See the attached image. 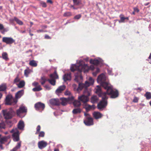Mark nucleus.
Returning a JSON list of instances; mask_svg holds the SVG:
<instances>
[{
    "label": "nucleus",
    "mask_w": 151,
    "mask_h": 151,
    "mask_svg": "<svg viewBox=\"0 0 151 151\" xmlns=\"http://www.w3.org/2000/svg\"><path fill=\"white\" fill-rule=\"evenodd\" d=\"M45 136V132L43 131H41L39 133V137H43Z\"/></svg>",
    "instance_id": "obj_50"
},
{
    "label": "nucleus",
    "mask_w": 151,
    "mask_h": 151,
    "mask_svg": "<svg viewBox=\"0 0 151 151\" xmlns=\"http://www.w3.org/2000/svg\"><path fill=\"white\" fill-rule=\"evenodd\" d=\"M144 96L147 99H151V93L150 92H146Z\"/></svg>",
    "instance_id": "obj_36"
},
{
    "label": "nucleus",
    "mask_w": 151,
    "mask_h": 151,
    "mask_svg": "<svg viewBox=\"0 0 151 151\" xmlns=\"http://www.w3.org/2000/svg\"><path fill=\"white\" fill-rule=\"evenodd\" d=\"M47 145V142L44 140L39 141L38 143V147L40 149H42L44 148Z\"/></svg>",
    "instance_id": "obj_16"
},
{
    "label": "nucleus",
    "mask_w": 151,
    "mask_h": 151,
    "mask_svg": "<svg viewBox=\"0 0 151 151\" xmlns=\"http://www.w3.org/2000/svg\"><path fill=\"white\" fill-rule=\"evenodd\" d=\"M134 9V11L138 13L139 11V10L138 9L137 7H134L133 8Z\"/></svg>",
    "instance_id": "obj_55"
},
{
    "label": "nucleus",
    "mask_w": 151,
    "mask_h": 151,
    "mask_svg": "<svg viewBox=\"0 0 151 151\" xmlns=\"http://www.w3.org/2000/svg\"><path fill=\"white\" fill-rule=\"evenodd\" d=\"M47 3H49L50 4H52L53 3V2L52 0H47Z\"/></svg>",
    "instance_id": "obj_63"
},
{
    "label": "nucleus",
    "mask_w": 151,
    "mask_h": 151,
    "mask_svg": "<svg viewBox=\"0 0 151 151\" xmlns=\"http://www.w3.org/2000/svg\"><path fill=\"white\" fill-rule=\"evenodd\" d=\"M106 94H107L106 91L103 93L102 96H101L102 97V100L101 101H102L103 102L107 101L106 100L108 98V97L106 95Z\"/></svg>",
    "instance_id": "obj_32"
},
{
    "label": "nucleus",
    "mask_w": 151,
    "mask_h": 151,
    "mask_svg": "<svg viewBox=\"0 0 151 151\" xmlns=\"http://www.w3.org/2000/svg\"><path fill=\"white\" fill-rule=\"evenodd\" d=\"M27 112V109L24 106H21L16 111V113L17 116H19L21 113H26Z\"/></svg>",
    "instance_id": "obj_13"
},
{
    "label": "nucleus",
    "mask_w": 151,
    "mask_h": 151,
    "mask_svg": "<svg viewBox=\"0 0 151 151\" xmlns=\"http://www.w3.org/2000/svg\"><path fill=\"white\" fill-rule=\"evenodd\" d=\"M6 122L8 124H10L11 125H10V127H11L12 126V122L10 120H6Z\"/></svg>",
    "instance_id": "obj_57"
},
{
    "label": "nucleus",
    "mask_w": 151,
    "mask_h": 151,
    "mask_svg": "<svg viewBox=\"0 0 151 151\" xmlns=\"http://www.w3.org/2000/svg\"><path fill=\"white\" fill-rule=\"evenodd\" d=\"M106 91L107 94L110 96V98L115 99L119 95L118 91L116 89L114 90L112 86L110 84L105 89Z\"/></svg>",
    "instance_id": "obj_4"
},
{
    "label": "nucleus",
    "mask_w": 151,
    "mask_h": 151,
    "mask_svg": "<svg viewBox=\"0 0 151 151\" xmlns=\"http://www.w3.org/2000/svg\"><path fill=\"white\" fill-rule=\"evenodd\" d=\"M84 115L85 116V118L87 117L91 116L89 114L86 113L85 112L84 113Z\"/></svg>",
    "instance_id": "obj_62"
},
{
    "label": "nucleus",
    "mask_w": 151,
    "mask_h": 151,
    "mask_svg": "<svg viewBox=\"0 0 151 151\" xmlns=\"http://www.w3.org/2000/svg\"><path fill=\"white\" fill-rule=\"evenodd\" d=\"M40 6H41L45 8L47 6L46 3L42 1H41L40 2Z\"/></svg>",
    "instance_id": "obj_42"
},
{
    "label": "nucleus",
    "mask_w": 151,
    "mask_h": 151,
    "mask_svg": "<svg viewBox=\"0 0 151 151\" xmlns=\"http://www.w3.org/2000/svg\"><path fill=\"white\" fill-rule=\"evenodd\" d=\"M18 130L19 129L21 130H23L24 127V122L22 120L20 121L17 124Z\"/></svg>",
    "instance_id": "obj_17"
},
{
    "label": "nucleus",
    "mask_w": 151,
    "mask_h": 151,
    "mask_svg": "<svg viewBox=\"0 0 151 151\" xmlns=\"http://www.w3.org/2000/svg\"><path fill=\"white\" fill-rule=\"evenodd\" d=\"M45 38L47 39H51V37L47 35H45Z\"/></svg>",
    "instance_id": "obj_56"
},
{
    "label": "nucleus",
    "mask_w": 151,
    "mask_h": 151,
    "mask_svg": "<svg viewBox=\"0 0 151 151\" xmlns=\"http://www.w3.org/2000/svg\"><path fill=\"white\" fill-rule=\"evenodd\" d=\"M89 82L90 83V84L91 85H93L94 82V80L91 77H90L89 78Z\"/></svg>",
    "instance_id": "obj_47"
},
{
    "label": "nucleus",
    "mask_w": 151,
    "mask_h": 151,
    "mask_svg": "<svg viewBox=\"0 0 151 151\" xmlns=\"http://www.w3.org/2000/svg\"><path fill=\"white\" fill-rule=\"evenodd\" d=\"M2 112L4 117L6 119H11L16 115L15 111L12 108L3 110Z\"/></svg>",
    "instance_id": "obj_3"
},
{
    "label": "nucleus",
    "mask_w": 151,
    "mask_h": 151,
    "mask_svg": "<svg viewBox=\"0 0 151 151\" xmlns=\"http://www.w3.org/2000/svg\"><path fill=\"white\" fill-rule=\"evenodd\" d=\"M66 87L64 85L60 86L56 90L55 92L57 94L60 93L65 90Z\"/></svg>",
    "instance_id": "obj_21"
},
{
    "label": "nucleus",
    "mask_w": 151,
    "mask_h": 151,
    "mask_svg": "<svg viewBox=\"0 0 151 151\" xmlns=\"http://www.w3.org/2000/svg\"><path fill=\"white\" fill-rule=\"evenodd\" d=\"M84 123L87 126H90L93 124V119L91 116L86 117L83 121Z\"/></svg>",
    "instance_id": "obj_10"
},
{
    "label": "nucleus",
    "mask_w": 151,
    "mask_h": 151,
    "mask_svg": "<svg viewBox=\"0 0 151 151\" xmlns=\"http://www.w3.org/2000/svg\"><path fill=\"white\" fill-rule=\"evenodd\" d=\"M29 64L30 65L33 67H36L37 65V61L34 60H30Z\"/></svg>",
    "instance_id": "obj_30"
},
{
    "label": "nucleus",
    "mask_w": 151,
    "mask_h": 151,
    "mask_svg": "<svg viewBox=\"0 0 151 151\" xmlns=\"http://www.w3.org/2000/svg\"><path fill=\"white\" fill-rule=\"evenodd\" d=\"M100 71V69L99 68H97L96 70V73H93V74L94 75H96V73H98Z\"/></svg>",
    "instance_id": "obj_58"
},
{
    "label": "nucleus",
    "mask_w": 151,
    "mask_h": 151,
    "mask_svg": "<svg viewBox=\"0 0 151 151\" xmlns=\"http://www.w3.org/2000/svg\"><path fill=\"white\" fill-rule=\"evenodd\" d=\"M20 81V79L19 78L18 75H17L16 78L14 79V83H16L19 82Z\"/></svg>",
    "instance_id": "obj_48"
},
{
    "label": "nucleus",
    "mask_w": 151,
    "mask_h": 151,
    "mask_svg": "<svg viewBox=\"0 0 151 151\" xmlns=\"http://www.w3.org/2000/svg\"><path fill=\"white\" fill-rule=\"evenodd\" d=\"M25 84V83L24 81L22 80L20 81L19 84H17V85L18 86V88H23Z\"/></svg>",
    "instance_id": "obj_33"
},
{
    "label": "nucleus",
    "mask_w": 151,
    "mask_h": 151,
    "mask_svg": "<svg viewBox=\"0 0 151 151\" xmlns=\"http://www.w3.org/2000/svg\"><path fill=\"white\" fill-rule=\"evenodd\" d=\"M93 116L96 119H98L101 118L103 115L100 112L95 111L93 113Z\"/></svg>",
    "instance_id": "obj_18"
},
{
    "label": "nucleus",
    "mask_w": 151,
    "mask_h": 151,
    "mask_svg": "<svg viewBox=\"0 0 151 151\" xmlns=\"http://www.w3.org/2000/svg\"><path fill=\"white\" fill-rule=\"evenodd\" d=\"M78 100H75L73 102V104L75 107H79L81 105V101L85 103L88 101L87 96L82 95L78 97Z\"/></svg>",
    "instance_id": "obj_5"
},
{
    "label": "nucleus",
    "mask_w": 151,
    "mask_h": 151,
    "mask_svg": "<svg viewBox=\"0 0 151 151\" xmlns=\"http://www.w3.org/2000/svg\"><path fill=\"white\" fill-rule=\"evenodd\" d=\"M24 90H21L18 91L15 94V97L17 99L20 98L24 94Z\"/></svg>",
    "instance_id": "obj_23"
},
{
    "label": "nucleus",
    "mask_w": 151,
    "mask_h": 151,
    "mask_svg": "<svg viewBox=\"0 0 151 151\" xmlns=\"http://www.w3.org/2000/svg\"><path fill=\"white\" fill-rule=\"evenodd\" d=\"M38 84V83L36 82H34L32 83V85L35 86H37Z\"/></svg>",
    "instance_id": "obj_59"
},
{
    "label": "nucleus",
    "mask_w": 151,
    "mask_h": 151,
    "mask_svg": "<svg viewBox=\"0 0 151 151\" xmlns=\"http://www.w3.org/2000/svg\"><path fill=\"white\" fill-rule=\"evenodd\" d=\"M2 58L5 61H7L9 60L8 57L7 53L6 52H3L2 54Z\"/></svg>",
    "instance_id": "obj_31"
},
{
    "label": "nucleus",
    "mask_w": 151,
    "mask_h": 151,
    "mask_svg": "<svg viewBox=\"0 0 151 151\" xmlns=\"http://www.w3.org/2000/svg\"><path fill=\"white\" fill-rule=\"evenodd\" d=\"M65 98H62V101L61 102V104L63 106H65L66 105L67 103L68 102L67 101H66L65 99Z\"/></svg>",
    "instance_id": "obj_44"
},
{
    "label": "nucleus",
    "mask_w": 151,
    "mask_h": 151,
    "mask_svg": "<svg viewBox=\"0 0 151 151\" xmlns=\"http://www.w3.org/2000/svg\"><path fill=\"white\" fill-rule=\"evenodd\" d=\"M102 61H103V60L100 58L99 59H95L93 60L91 59L90 60V63L97 66L100 63H102Z\"/></svg>",
    "instance_id": "obj_14"
},
{
    "label": "nucleus",
    "mask_w": 151,
    "mask_h": 151,
    "mask_svg": "<svg viewBox=\"0 0 151 151\" xmlns=\"http://www.w3.org/2000/svg\"><path fill=\"white\" fill-rule=\"evenodd\" d=\"M7 89L6 84L5 83H3L0 85V91H6Z\"/></svg>",
    "instance_id": "obj_25"
},
{
    "label": "nucleus",
    "mask_w": 151,
    "mask_h": 151,
    "mask_svg": "<svg viewBox=\"0 0 151 151\" xmlns=\"http://www.w3.org/2000/svg\"><path fill=\"white\" fill-rule=\"evenodd\" d=\"M47 79L45 76H42L40 79V82L42 85H43L44 84L45 82L47 81Z\"/></svg>",
    "instance_id": "obj_27"
},
{
    "label": "nucleus",
    "mask_w": 151,
    "mask_h": 151,
    "mask_svg": "<svg viewBox=\"0 0 151 151\" xmlns=\"http://www.w3.org/2000/svg\"><path fill=\"white\" fill-rule=\"evenodd\" d=\"M2 42L7 45H11L15 42V40L12 37H4L2 38Z\"/></svg>",
    "instance_id": "obj_9"
},
{
    "label": "nucleus",
    "mask_w": 151,
    "mask_h": 151,
    "mask_svg": "<svg viewBox=\"0 0 151 151\" xmlns=\"http://www.w3.org/2000/svg\"><path fill=\"white\" fill-rule=\"evenodd\" d=\"M65 99L66 101H67L68 102L72 101L74 100V97L73 96H71V97H69L67 98H65Z\"/></svg>",
    "instance_id": "obj_37"
},
{
    "label": "nucleus",
    "mask_w": 151,
    "mask_h": 151,
    "mask_svg": "<svg viewBox=\"0 0 151 151\" xmlns=\"http://www.w3.org/2000/svg\"><path fill=\"white\" fill-rule=\"evenodd\" d=\"M41 27L42 29H45L47 28V25H42L41 26Z\"/></svg>",
    "instance_id": "obj_64"
},
{
    "label": "nucleus",
    "mask_w": 151,
    "mask_h": 151,
    "mask_svg": "<svg viewBox=\"0 0 151 151\" xmlns=\"http://www.w3.org/2000/svg\"><path fill=\"white\" fill-rule=\"evenodd\" d=\"M29 73V71L27 70H25L24 71V73L25 76H27Z\"/></svg>",
    "instance_id": "obj_51"
},
{
    "label": "nucleus",
    "mask_w": 151,
    "mask_h": 151,
    "mask_svg": "<svg viewBox=\"0 0 151 151\" xmlns=\"http://www.w3.org/2000/svg\"><path fill=\"white\" fill-rule=\"evenodd\" d=\"M97 80V82L104 89L110 84L107 81L106 77L103 73H101L98 76Z\"/></svg>",
    "instance_id": "obj_2"
},
{
    "label": "nucleus",
    "mask_w": 151,
    "mask_h": 151,
    "mask_svg": "<svg viewBox=\"0 0 151 151\" xmlns=\"http://www.w3.org/2000/svg\"><path fill=\"white\" fill-rule=\"evenodd\" d=\"M10 132L11 133H13L12 137L14 141V142L18 141L19 140L20 133L18 129L16 127L14 128L10 131Z\"/></svg>",
    "instance_id": "obj_7"
},
{
    "label": "nucleus",
    "mask_w": 151,
    "mask_h": 151,
    "mask_svg": "<svg viewBox=\"0 0 151 151\" xmlns=\"http://www.w3.org/2000/svg\"><path fill=\"white\" fill-rule=\"evenodd\" d=\"M97 88L96 89V93L98 94L99 97H101L102 96L103 93V92L102 91L101 87L100 86H97Z\"/></svg>",
    "instance_id": "obj_22"
},
{
    "label": "nucleus",
    "mask_w": 151,
    "mask_h": 151,
    "mask_svg": "<svg viewBox=\"0 0 151 151\" xmlns=\"http://www.w3.org/2000/svg\"><path fill=\"white\" fill-rule=\"evenodd\" d=\"M44 87L47 90H50L51 89V87L49 85H46Z\"/></svg>",
    "instance_id": "obj_52"
},
{
    "label": "nucleus",
    "mask_w": 151,
    "mask_h": 151,
    "mask_svg": "<svg viewBox=\"0 0 151 151\" xmlns=\"http://www.w3.org/2000/svg\"><path fill=\"white\" fill-rule=\"evenodd\" d=\"M49 101L50 104L53 106H58L60 105L59 100L58 99H51Z\"/></svg>",
    "instance_id": "obj_15"
},
{
    "label": "nucleus",
    "mask_w": 151,
    "mask_h": 151,
    "mask_svg": "<svg viewBox=\"0 0 151 151\" xmlns=\"http://www.w3.org/2000/svg\"><path fill=\"white\" fill-rule=\"evenodd\" d=\"M37 32L38 33H40L42 32H44V31L42 29H38L37 30Z\"/></svg>",
    "instance_id": "obj_61"
},
{
    "label": "nucleus",
    "mask_w": 151,
    "mask_h": 151,
    "mask_svg": "<svg viewBox=\"0 0 151 151\" xmlns=\"http://www.w3.org/2000/svg\"><path fill=\"white\" fill-rule=\"evenodd\" d=\"M86 109V110L87 112H88L91 109V105L88 104L87 105L86 107L85 108Z\"/></svg>",
    "instance_id": "obj_45"
},
{
    "label": "nucleus",
    "mask_w": 151,
    "mask_h": 151,
    "mask_svg": "<svg viewBox=\"0 0 151 151\" xmlns=\"http://www.w3.org/2000/svg\"><path fill=\"white\" fill-rule=\"evenodd\" d=\"M47 81H48L49 83L52 85L55 86V85L56 80L55 79H47Z\"/></svg>",
    "instance_id": "obj_35"
},
{
    "label": "nucleus",
    "mask_w": 151,
    "mask_h": 151,
    "mask_svg": "<svg viewBox=\"0 0 151 151\" xmlns=\"http://www.w3.org/2000/svg\"><path fill=\"white\" fill-rule=\"evenodd\" d=\"M107 105V101H100L97 104L98 109L100 110H102Z\"/></svg>",
    "instance_id": "obj_12"
},
{
    "label": "nucleus",
    "mask_w": 151,
    "mask_h": 151,
    "mask_svg": "<svg viewBox=\"0 0 151 151\" xmlns=\"http://www.w3.org/2000/svg\"><path fill=\"white\" fill-rule=\"evenodd\" d=\"M123 15L122 14H121L120 15V20L119 21V22L120 23L121 22H124V20L125 19V17H124Z\"/></svg>",
    "instance_id": "obj_40"
},
{
    "label": "nucleus",
    "mask_w": 151,
    "mask_h": 151,
    "mask_svg": "<svg viewBox=\"0 0 151 151\" xmlns=\"http://www.w3.org/2000/svg\"><path fill=\"white\" fill-rule=\"evenodd\" d=\"M50 77L52 79H58L59 77L57 73L56 70H55L53 73L51 74L50 75Z\"/></svg>",
    "instance_id": "obj_24"
},
{
    "label": "nucleus",
    "mask_w": 151,
    "mask_h": 151,
    "mask_svg": "<svg viewBox=\"0 0 151 151\" xmlns=\"http://www.w3.org/2000/svg\"><path fill=\"white\" fill-rule=\"evenodd\" d=\"M41 129L40 126V125H38L37 127L36 128V132L35 133L36 134H37L38 133L40 132Z\"/></svg>",
    "instance_id": "obj_46"
},
{
    "label": "nucleus",
    "mask_w": 151,
    "mask_h": 151,
    "mask_svg": "<svg viewBox=\"0 0 151 151\" xmlns=\"http://www.w3.org/2000/svg\"><path fill=\"white\" fill-rule=\"evenodd\" d=\"M81 17V14H78L76 15L74 19H80Z\"/></svg>",
    "instance_id": "obj_49"
},
{
    "label": "nucleus",
    "mask_w": 151,
    "mask_h": 151,
    "mask_svg": "<svg viewBox=\"0 0 151 151\" xmlns=\"http://www.w3.org/2000/svg\"><path fill=\"white\" fill-rule=\"evenodd\" d=\"M10 138V136H4L0 138V143L1 144H4L6 142L8 139Z\"/></svg>",
    "instance_id": "obj_20"
},
{
    "label": "nucleus",
    "mask_w": 151,
    "mask_h": 151,
    "mask_svg": "<svg viewBox=\"0 0 151 151\" xmlns=\"http://www.w3.org/2000/svg\"><path fill=\"white\" fill-rule=\"evenodd\" d=\"M63 79L65 82L67 81H70L71 79L70 73H68L65 74L63 76Z\"/></svg>",
    "instance_id": "obj_19"
},
{
    "label": "nucleus",
    "mask_w": 151,
    "mask_h": 151,
    "mask_svg": "<svg viewBox=\"0 0 151 151\" xmlns=\"http://www.w3.org/2000/svg\"><path fill=\"white\" fill-rule=\"evenodd\" d=\"M42 89V88H41L40 86H38L36 87L35 88H34L32 89V91H39L41 90Z\"/></svg>",
    "instance_id": "obj_38"
},
{
    "label": "nucleus",
    "mask_w": 151,
    "mask_h": 151,
    "mask_svg": "<svg viewBox=\"0 0 151 151\" xmlns=\"http://www.w3.org/2000/svg\"><path fill=\"white\" fill-rule=\"evenodd\" d=\"M10 21L11 22H13L14 21H15L17 24L19 25H22L23 24L22 21L16 17H14L13 19H10Z\"/></svg>",
    "instance_id": "obj_26"
},
{
    "label": "nucleus",
    "mask_w": 151,
    "mask_h": 151,
    "mask_svg": "<svg viewBox=\"0 0 151 151\" xmlns=\"http://www.w3.org/2000/svg\"><path fill=\"white\" fill-rule=\"evenodd\" d=\"M73 5H70V7L74 9H77L81 8L83 6L81 2L79 0H73Z\"/></svg>",
    "instance_id": "obj_8"
},
{
    "label": "nucleus",
    "mask_w": 151,
    "mask_h": 151,
    "mask_svg": "<svg viewBox=\"0 0 151 151\" xmlns=\"http://www.w3.org/2000/svg\"><path fill=\"white\" fill-rule=\"evenodd\" d=\"M45 105L44 104L41 102H38L35 105V107L36 110H44L45 108Z\"/></svg>",
    "instance_id": "obj_11"
},
{
    "label": "nucleus",
    "mask_w": 151,
    "mask_h": 151,
    "mask_svg": "<svg viewBox=\"0 0 151 151\" xmlns=\"http://www.w3.org/2000/svg\"><path fill=\"white\" fill-rule=\"evenodd\" d=\"M21 142H19L17 143V145L13 148L17 151V150L19 149L21 147Z\"/></svg>",
    "instance_id": "obj_39"
},
{
    "label": "nucleus",
    "mask_w": 151,
    "mask_h": 151,
    "mask_svg": "<svg viewBox=\"0 0 151 151\" xmlns=\"http://www.w3.org/2000/svg\"><path fill=\"white\" fill-rule=\"evenodd\" d=\"M91 102L94 104L97 101L98 99L96 96H94L91 97Z\"/></svg>",
    "instance_id": "obj_34"
},
{
    "label": "nucleus",
    "mask_w": 151,
    "mask_h": 151,
    "mask_svg": "<svg viewBox=\"0 0 151 151\" xmlns=\"http://www.w3.org/2000/svg\"><path fill=\"white\" fill-rule=\"evenodd\" d=\"M3 144H1L0 143V148L1 150H3L4 149V147L2 145Z\"/></svg>",
    "instance_id": "obj_60"
},
{
    "label": "nucleus",
    "mask_w": 151,
    "mask_h": 151,
    "mask_svg": "<svg viewBox=\"0 0 151 151\" xmlns=\"http://www.w3.org/2000/svg\"><path fill=\"white\" fill-rule=\"evenodd\" d=\"M138 99L137 97H135L133 99V101L134 102L137 103V102H138Z\"/></svg>",
    "instance_id": "obj_54"
},
{
    "label": "nucleus",
    "mask_w": 151,
    "mask_h": 151,
    "mask_svg": "<svg viewBox=\"0 0 151 151\" xmlns=\"http://www.w3.org/2000/svg\"><path fill=\"white\" fill-rule=\"evenodd\" d=\"M81 109L80 108H77L74 109L72 111V113L73 114H76L81 113Z\"/></svg>",
    "instance_id": "obj_28"
},
{
    "label": "nucleus",
    "mask_w": 151,
    "mask_h": 151,
    "mask_svg": "<svg viewBox=\"0 0 151 151\" xmlns=\"http://www.w3.org/2000/svg\"><path fill=\"white\" fill-rule=\"evenodd\" d=\"M13 98V96L11 94L8 95L6 97L5 99V104L6 105H15L17 102V100L15 99H14L12 101V99Z\"/></svg>",
    "instance_id": "obj_6"
},
{
    "label": "nucleus",
    "mask_w": 151,
    "mask_h": 151,
    "mask_svg": "<svg viewBox=\"0 0 151 151\" xmlns=\"http://www.w3.org/2000/svg\"><path fill=\"white\" fill-rule=\"evenodd\" d=\"M88 68L87 64H83L80 62H79V65H76V64L72 65L70 67V70L72 72H74L75 70H77V72L75 74V78L74 80L77 83H78V86L76 89V91L78 92L81 91L83 88H84L85 89L83 93H85L87 92L88 96H89L90 93L88 91L87 88L91 85L90 83L86 81L84 83H80L79 82V80H81L83 79V77L81 75V72L82 71L85 72L86 69Z\"/></svg>",
    "instance_id": "obj_1"
},
{
    "label": "nucleus",
    "mask_w": 151,
    "mask_h": 151,
    "mask_svg": "<svg viewBox=\"0 0 151 151\" xmlns=\"http://www.w3.org/2000/svg\"><path fill=\"white\" fill-rule=\"evenodd\" d=\"M6 128V125L4 122H0V132H3V129Z\"/></svg>",
    "instance_id": "obj_29"
},
{
    "label": "nucleus",
    "mask_w": 151,
    "mask_h": 151,
    "mask_svg": "<svg viewBox=\"0 0 151 151\" xmlns=\"http://www.w3.org/2000/svg\"><path fill=\"white\" fill-rule=\"evenodd\" d=\"M72 15V14L70 12H67L64 13L63 16L65 17H68Z\"/></svg>",
    "instance_id": "obj_41"
},
{
    "label": "nucleus",
    "mask_w": 151,
    "mask_h": 151,
    "mask_svg": "<svg viewBox=\"0 0 151 151\" xmlns=\"http://www.w3.org/2000/svg\"><path fill=\"white\" fill-rule=\"evenodd\" d=\"M3 28L2 29L3 30L1 32V33L3 34H4L5 32H8L9 30V28L8 27L4 28L3 26Z\"/></svg>",
    "instance_id": "obj_43"
},
{
    "label": "nucleus",
    "mask_w": 151,
    "mask_h": 151,
    "mask_svg": "<svg viewBox=\"0 0 151 151\" xmlns=\"http://www.w3.org/2000/svg\"><path fill=\"white\" fill-rule=\"evenodd\" d=\"M70 92L67 90H66L65 92V95H70Z\"/></svg>",
    "instance_id": "obj_53"
}]
</instances>
